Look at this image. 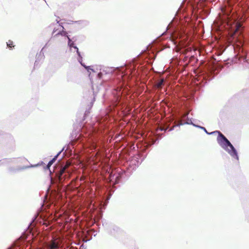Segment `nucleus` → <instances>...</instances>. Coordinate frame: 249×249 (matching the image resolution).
<instances>
[{
    "label": "nucleus",
    "instance_id": "nucleus-20",
    "mask_svg": "<svg viewBox=\"0 0 249 249\" xmlns=\"http://www.w3.org/2000/svg\"><path fill=\"white\" fill-rule=\"evenodd\" d=\"M103 71H105L106 73H108V72H112V71H110V70H103Z\"/></svg>",
    "mask_w": 249,
    "mask_h": 249
},
{
    "label": "nucleus",
    "instance_id": "nucleus-6",
    "mask_svg": "<svg viewBox=\"0 0 249 249\" xmlns=\"http://www.w3.org/2000/svg\"><path fill=\"white\" fill-rule=\"evenodd\" d=\"M46 246L49 249H59L60 243L57 239H53L48 242Z\"/></svg>",
    "mask_w": 249,
    "mask_h": 249
},
{
    "label": "nucleus",
    "instance_id": "nucleus-24",
    "mask_svg": "<svg viewBox=\"0 0 249 249\" xmlns=\"http://www.w3.org/2000/svg\"><path fill=\"white\" fill-rule=\"evenodd\" d=\"M48 43H46V45H45L44 47H45L47 45Z\"/></svg>",
    "mask_w": 249,
    "mask_h": 249
},
{
    "label": "nucleus",
    "instance_id": "nucleus-10",
    "mask_svg": "<svg viewBox=\"0 0 249 249\" xmlns=\"http://www.w3.org/2000/svg\"><path fill=\"white\" fill-rule=\"evenodd\" d=\"M56 23L55 24L53 23V24L50 25V27L52 26V25L54 26L53 31V32H52V35H54V34H55L57 31V30L59 29V28L58 27V26L56 25H58L59 24H60L59 21L58 20V19H56ZM60 24H61L62 23H60Z\"/></svg>",
    "mask_w": 249,
    "mask_h": 249
},
{
    "label": "nucleus",
    "instance_id": "nucleus-7",
    "mask_svg": "<svg viewBox=\"0 0 249 249\" xmlns=\"http://www.w3.org/2000/svg\"><path fill=\"white\" fill-rule=\"evenodd\" d=\"M59 28V29L57 30V31L54 34V35H52L53 37H56L59 35H61L64 36H67V33L66 31L64 30V27L61 24H59L58 25H56Z\"/></svg>",
    "mask_w": 249,
    "mask_h": 249
},
{
    "label": "nucleus",
    "instance_id": "nucleus-1",
    "mask_svg": "<svg viewBox=\"0 0 249 249\" xmlns=\"http://www.w3.org/2000/svg\"><path fill=\"white\" fill-rule=\"evenodd\" d=\"M195 126L203 129L207 134H212L215 133H218V136L217 137V141L218 143L223 149L227 152L231 157L235 158L237 160H238L239 157L237 151L230 142L220 132L216 131L211 133H208L205 128L200 126L199 125Z\"/></svg>",
    "mask_w": 249,
    "mask_h": 249
},
{
    "label": "nucleus",
    "instance_id": "nucleus-22",
    "mask_svg": "<svg viewBox=\"0 0 249 249\" xmlns=\"http://www.w3.org/2000/svg\"><path fill=\"white\" fill-rule=\"evenodd\" d=\"M182 10L181 8L180 7L178 11V13H179V12H181Z\"/></svg>",
    "mask_w": 249,
    "mask_h": 249
},
{
    "label": "nucleus",
    "instance_id": "nucleus-17",
    "mask_svg": "<svg viewBox=\"0 0 249 249\" xmlns=\"http://www.w3.org/2000/svg\"><path fill=\"white\" fill-rule=\"evenodd\" d=\"M39 56H40L41 58H42V57H43V56H42V55L41 54H39V55L37 56V57L36 58V61L35 62V66H37L38 65V59Z\"/></svg>",
    "mask_w": 249,
    "mask_h": 249
},
{
    "label": "nucleus",
    "instance_id": "nucleus-16",
    "mask_svg": "<svg viewBox=\"0 0 249 249\" xmlns=\"http://www.w3.org/2000/svg\"><path fill=\"white\" fill-rule=\"evenodd\" d=\"M7 45L8 47L11 48L12 47H13V43L12 41L9 40L8 42H7Z\"/></svg>",
    "mask_w": 249,
    "mask_h": 249
},
{
    "label": "nucleus",
    "instance_id": "nucleus-23",
    "mask_svg": "<svg viewBox=\"0 0 249 249\" xmlns=\"http://www.w3.org/2000/svg\"><path fill=\"white\" fill-rule=\"evenodd\" d=\"M172 23H171L170 24H169V25H168V27H167V28L169 27V26H171V25H172Z\"/></svg>",
    "mask_w": 249,
    "mask_h": 249
},
{
    "label": "nucleus",
    "instance_id": "nucleus-19",
    "mask_svg": "<svg viewBox=\"0 0 249 249\" xmlns=\"http://www.w3.org/2000/svg\"><path fill=\"white\" fill-rule=\"evenodd\" d=\"M53 162H52V160H51L49 162V163H48V164H47V168H50V167L52 165V164H53Z\"/></svg>",
    "mask_w": 249,
    "mask_h": 249
},
{
    "label": "nucleus",
    "instance_id": "nucleus-12",
    "mask_svg": "<svg viewBox=\"0 0 249 249\" xmlns=\"http://www.w3.org/2000/svg\"><path fill=\"white\" fill-rule=\"evenodd\" d=\"M66 37L68 39V45H69V47L71 49L72 47L74 48V47L75 46L74 45V42L71 41V38L69 37V36H67Z\"/></svg>",
    "mask_w": 249,
    "mask_h": 249
},
{
    "label": "nucleus",
    "instance_id": "nucleus-25",
    "mask_svg": "<svg viewBox=\"0 0 249 249\" xmlns=\"http://www.w3.org/2000/svg\"><path fill=\"white\" fill-rule=\"evenodd\" d=\"M122 109V107H120L119 108H118V109Z\"/></svg>",
    "mask_w": 249,
    "mask_h": 249
},
{
    "label": "nucleus",
    "instance_id": "nucleus-8",
    "mask_svg": "<svg viewBox=\"0 0 249 249\" xmlns=\"http://www.w3.org/2000/svg\"><path fill=\"white\" fill-rule=\"evenodd\" d=\"M167 125H157V127L156 128V134L157 135H162V133H160V132H165L167 129Z\"/></svg>",
    "mask_w": 249,
    "mask_h": 249
},
{
    "label": "nucleus",
    "instance_id": "nucleus-13",
    "mask_svg": "<svg viewBox=\"0 0 249 249\" xmlns=\"http://www.w3.org/2000/svg\"><path fill=\"white\" fill-rule=\"evenodd\" d=\"M73 22L75 23L80 24L82 26H85L88 24V22L85 20H79V21H73Z\"/></svg>",
    "mask_w": 249,
    "mask_h": 249
},
{
    "label": "nucleus",
    "instance_id": "nucleus-11",
    "mask_svg": "<svg viewBox=\"0 0 249 249\" xmlns=\"http://www.w3.org/2000/svg\"><path fill=\"white\" fill-rule=\"evenodd\" d=\"M122 103L119 99L117 98L116 101L113 103V108H119L120 107H122Z\"/></svg>",
    "mask_w": 249,
    "mask_h": 249
},
{
    "label": "nucleus",
    "instance_id": "nucleus-4",
    "mask_svg": "<svg viewBox=\"0 0 249 249\" xmlns=\"http://www.w3.org/2000/svg\"><path fill=\"white\" fill-rule=\"evenodd\" d=\"M74 49L76 50L77 54L78 55V57L77 58V60H78V62L81 64V65L82 66H83L87 70V71L89 72V76H90V71H92L93 72H96L97 71L94 69L92 68V67H93L92 66V67L87 66L84 64H83L82 63V57L81 55L80 52L78 50V48L76 46H75V47H74Z\"/></svg>",
    "mask_w": 249,
    "mask_h": 249
},
{
    "label": "nucleus",
    "instance_id": "nucleus-3",
    "mask_svg": "<svg viewBox=\"0 0 249 249\" xmlns=\"http://www.w3.org/2000/svg\"><path fill=\"white\" fill-rule=\"evenodd\" d=\"M117 69L119 70L120 71L122 72V74H124V75H132V76H134L136 74L137 71H136L135 68L134 69V66L133 65H130V66H128L126 67L124 70V68H117Z\"/></svg>",
    "mask_w": 249,
    "mask_h": 249
},
{
    "label": "nucleus",
    "instance_id": "nucleus-9",
    "mask_svg": "<svg viewBox=\"0 0 249 249\" xmlns=\"http://www.w3.org/2000/svg\"><path fill=\"white\" fill-rule=\"evenodd\" d=\"M164 82V79L162 78L159 79L156 82V87L159 89H161L162 86L163 85Z\"/></svg>",
    "mask_w": 249,
    "mask_h": 249
},
{
    "label": "nucleus",
    "instance_id": "nucleus-5",
    "mask_svg": "<svg viewBox=\"0 0 249 249\" xmlns=\"http://www.w3.org/2000/svg\"><path fill=\"white\" fill-rule=\"evenodd\" d=\"M181 36V33L178 29L176 28H174L173 31L171 33V37L172 38V41L175 44H179L180 41L178 39H180Z\"/></svg>",
    "mask_w": 249,
    "mask_h": 249
},
{
    "label": "nucleus",
    "instance_id": "nucleus-15",
    "mask_svg": "<svg viewBox=\"0 0 249 249\" xmlns=\"http://www.w3.org/2000/svg\"><path fill=\"white\" fill-rule=\"evenodd\" d=\"M64 149V148H63L60 151H59L57 154L54 156V157L51 160H52V162H53V163L55 161V160H56L57 157L58 156V155L62 152V151H63Z\"/></svg>",
    "mask_w": 249,
    "mask_h": 249
},
{
    "label": "nucleus",
    "instance_id": "nucleus-2",
    "mask_svg": "<svg viewBox=\"0 0 249 249\" xmlns=\"http://www.w3.org/2000/svg\"><path fill=\"white\" fill-rule=\"evenodd\" d=\"M223 22H226L227 25L231 31L237 32L240 30L242 28V24L235 18L232 17V15L226 14L224 18L222 19Z\"/></svg>",
    "mask_w": 249,
    "mask_h": 249
},
{
    "label": "nucleus",
    "instance_id": "nucleus-14",
    "mask_svg": "<svg viewBox=\"0 0 249 249\" xmlns=\"http://www.w3.org/2000/svg\"><path fill=\"white\" fill-rule=\"evenodd\" d=\"M192 124V125H193V124H194L192 122V121L190 120H188L186 122H185L184 123H180L179 124Z\"/></svg>",
    "mask_w": 249,
    "mask_h": 249
},
{
    "label": "nucleus",
    "instance_id": "nucleus-21",
    "mask_svg": "<svg viewBox=\"0 0 249 249\" xmlns=\"http://www.w3.org/2000/svg\"><path fill=\"white\" fill-rule=\"evenodd\" d=\"M180 126V125H173V127H172L171 128H170V129L169 130V131H171V130H172L175 126L178 127V126Z\"/></svg>",
    "mask_w": 249,
    "mask_h": 249
},
{
    "label": "nucleus",
    "instance_id": "nucleus-18",
    "mask_svg": "<svg viewBox=\"0 0 249 249\" xmlns=\"http://www.w3.org/2000/svg\"><path fill=\"white\" fill-rule=\"evenodd\" d=\"M103 75L102 72H100L97 74V76L99 78H101Z\"/></svg>",
    "mask_w": 249,
    "mask_h": 249
}]
</instances>
